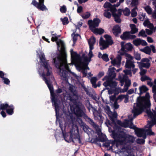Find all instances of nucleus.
Here are the masks:
<instances>
[{
	"instance_id": "1",
	"label": "nucleus",
	"mask_w": 156,
	"mask_h": 156,
	"mask_svg": "<svg viewBox=\"0 0 156 156\" xmlns=\"http://www.w3.org/2000/svg\"><path fill=\"white\" fill-rule=\"evenodd\" d=\"M95 42V39L93 37H92L88 41L90 48L88 57H85L84 55H83L80 58L78 54L71 49L70 51L72 60L71 63L67 64L66 55L64 53H61L56 58L54 59L55 66L58 70V72L63 81L68 82L69 77V75L73 76L78 81L80 79V76H77L69 70V66H72L73 64H75L77 69L79 71L82 70V73L85 76H87L85 70L89 69L87 65L90 62L91 58L93 56L92 50L94 48Z\"/></svg>"
},
{
	"instance_id": "2",
	"label": "nucleus",
	"mask_w": 156,
	"mask_h": 156,
	"mask_svg": "<svg viewBox=\"0 0 156 156\" xmlns=\"http://www.w3.org/2000/svg\"><path fill=\"white\" fill-rule=\"evenodd\" d=\"M150 96L149 94L147 93L145 97H138L136 103L134 104L133 108L132 110V112L133 114V117L129 120H126L122 123L119 120H118L117 123L120 126L124 127H129L131 129H134L135 126L133 125L132 120L137 116L141 114L143 112L147 109L146 112L149 118H150L153 122H156V113H152L151 111L147 109L150 108L151 104L149 98Z\"/></svg>"
},
{
	"instance_id": "3",
	"label": "nucleus",
	"mask_w": 156,
	"mask_h": 156,
	"mask_svg": "<svg viewBox=\"0 0 156 156\" xmlns=\"http://www.w3.org/2000/svg\"><path fill=\"white\" fill-rule=\"evenodd\" d=\"M39 56L41 62L43 63V68L40 69L38 71L41 77L44 81L46 83L50 91L51 95V99L53 105L55 107L56 115V118L59 116L58 108L59 102L57 101L56 99L53 92V88L52 85L49 83L50 80H54V77L52 75L51 68L49 66L48 61H46L45 59V55L43 52H40V54H38Z\"/></svg>"
},
{
	"instance_id": "4",
	"label": "nucleus",
	"mask_w": 156,
	"mask_h": 156,
	"mask_svg": "<svg viewBox=\"0 0 156 156\" xmlns=\"http://www.w3.org/2000/svg\"><path fill=\"white\" fill-rule=\"evenodd\" d=\"M115 70V69L114 67L109 68L108 69V76H105L102 79L103 81L106 80L103 84L105 87L109 86L113 88L117 86V83L115 82L112 81V79L115 78L116 76Z\"/></svg>"
},
{
	"instance_id": "5",
	"label": "nucleus",
	"mask_w": 156,
	"mask_h": 156,
	"mask_svg": "<svg viewBox=\"0 0 156 156\" xmlns=\"http://www.w3.org/2000/svg\"><path fill=\"white\" fill-rule=\"evenodd\" d=\"M76 129L73 128L70 133H66L63 136L65 141L67 142H70L72 141L74 142V140L75 139L79 143H81L79 133V130L77 126L76 127Z\"/></svg>"
},
{
	"instance_id": "6",
	"label": "nucleus",
	"mask_w": 156,
	"mask_h": 156,
	"mask_svg": "<svg viewBox=\"0 0 156 156\" xmlns=\"http://www.w3.org/2000/svg\"><path fill=\"white\" fill-rule=\"evenodd\" d=\"M100 20L98 18H94L93 20H89L88 22V24L90 30L94 34H101L104 32V30L101 28H97L100 22Z\"/></svg>"
},
{
	"instance_id": "7",
	"label": "nucleus",
	"mask_w": 156,
	"mask_h": 156,
	"mask_svg": "<svg viewBox=\"0 0 156 156\" xmlns=\"http://www.w3.org/2000/svg\"><path fill=\"white\" fill-rule=\"evenodd\" d=\"M150 123H147L144 129H137L135 130L136 133L138 137H142L145 139L146 138V135H154V133L151 130L152 125H151Z\"/></svg>"
},
{
	"instance_id": "8",
	"label": "nucleus",
	"mask_w": 156,
	"mask_h": 156,
	"mask_svg": "<svg viewBox=\"0 0 156 156\" xmlns=\"http://www.w3.org/2000/svg\"><path fill=\"white\" fill-rule=\"evenodd\" d=\"M103 7L105 8H110V11L112 13L113 16L114 17L115 21L118 23L121 22V20L120 17L121 15L122 11L121 9H119L118 11L115 8L114 5H111V4L108 2H106L104 5Z\"/></svg>"
},
{
	"instance_id": "9",
	"label": "nucleus",
	"mask_w": 156,
	"mask_h": 156,
	"mask_svg": "<svg viewBox=\"0 0 156 156\" xmlns=\"http://www.w3.org/2000/svg\"><path fill=\"white\" fill-rule=\"evenodd\" d=\"M105 40H104L102 37H101L100 40L99 44L100 49H105L107 48L109 45H112L113 41L111 37L108 35H105L104 36Z\"/></svg>"
},
{
	"instance_id": "10",
	"label": "nucleus",
	"mask_w": 156,
	"mask_h": 156,
	"mask_svg": "<svg viewBox=\"0 0 156 156\" xmlns=\"http://www.w3.org/2000/svg\"><path fill=\"white\" fill-rule=\"evenodd\" d=\"M87 119L89 123L95 129L98 134L99 141L104 142L106 140V136L101 133V127L96 124L90 118L88 117Z\"/></svg>"
},
{
	"instance_id": "11",
	"label": "nucleus",
	"mask_w": 156,
	"mask_h": 156,
	"mask_svg": "<svg viewBox=\"0 0 156 156\" xmlns=\"http://www.w3.org/2000/svg\"><path fill=\"white\" fill-rule=\"evenodd\" d=\"M74 87L72 85H70L69 87V91L70 93L69 94L67 92H66V94L64 92L63 93L64 97L66 98V99H69L72 101L75 100L77 98V96L76 94V92L74 90Z\"/></svg>"
},
{
	"instance_id": "12",
	"label": "nucleus",
	"mask_w": 156,
	"mask_h": 156,
	"mask_svg": "<svg viewBox=\"0 0 156 156\" xmlns=\"http://www.w3.org/2000/svg\"><path fill=\"white\" fill-rule=\"evenodd\" d=\"M121 136H119V141L122 144L127 142L133 143L135 140L133 137L130 136H126L124 133H121Z\"/></svg>"
},
{
	"instance_id": "13",
	"label": "nucleus",
	"mask_w": 156,
	"mask_h": 156,
	"mask_svg": "<svg viewBox=\"0 0 156 156\" xmlns=\"http://www.w3.org/2000/svg\"><path fill=\"white\" fill-rule=\"evenodd\" d=\"M105 110V112L108 114L112 122H115L117 116L116 112L115 111L113 112H111L110 110V108L108 106H106Z\"/></svg>"
},
{
	"instance_id": "14",
	"label": "nucleus",
	"mask_w": 156,
	"mask_h": 156,
	"mask_svg": "<svg viewBox=\"0 0 156 156\" xmlns=\"http://www.w3.org/2000/svg\"><path fill=\"white\" fill-rule=\"evenodd\" d=\"M1 109L6 110V112L9 115H12L13 113L14 108L12 105L9 106L7 104H2L0 105Z\"/></svg>"
},
{
	"instance_id": "15",
	"label": "nucleus",
	"mask_w": 156,
	"mask_h": 156,
	"mask_svg": "<svg viewBox=\"0 0 156 156\" xmlns=\"http://www.w3.org/2000/svg\"><path fill=\"white\" fill-rule=\"evenodd\" d=\"M39 3L37 2L35 0H33L32 4L38 9L44 11L47 10L46 7L44 5V0H39Z\"/></svg>"
},
{
	"instance_id": "16",
	"label": "nucleus",
	"mask_w": 156,
	"mask_h": 156,
	"mask_svg": "<svg viewBox=\"0 0 156 156\" xmlns=\"http://www.w3.org/2000/svg\"><path fill=\"white\" fill-rule=\"evenodd\" d=\"M121 56L122 55L119 53V54H118L115 58L112 59V58H111V63L114 66L119 67L121 63Z\"/></svg>"
},
{
	"instance_id": "17",
	"label": "nucleus",
	"mask_w": 156,
	"mask_h": 156,
	"mask_svg": "<svg viewBox=\"0 0 156 156\" xmlns=\"http://www.w3.org/2000/svg\"><path fill=\"white\" fill-rule=\"evenodd\" d=\"M131 34L129 32H125L121 35L120 37L123 40L129 39H133L136 37L135 35L132 34Z\"/></svg>"
},
{
	"instance_id": "18",
	"label": "nucleus",
	"mask_w": 156,
	"mask_h": 156,
	"mask_svg": "<svg viewBox=\"0 0 156 156\" xmlns=\"http://www.w3.org/2000/svg\"><path fill=\"white\" fill-rule=\"evenodd\" d=\"M133 43L136 46H138L140 45L143 46H146L147 45V44L146 41L141 40L140 38H137L134 40L133 41Z\"/></svg>"
},
{
	"instance_id": "19",
	"label": "nucleus",
	"mask_w": 156,
	"mask_h": 156,
	"mask_svg": "<svg viewBox=\"0 0 156 156\" xmlns=\"http://www.w3.org/2000/svg\"><path fill=\"white\" fill-rule=\"evenodd\" d=\"M123 152V156H135L133 154V149L128 147L125 149Z\"/></svg>"
},
{
	"instance_id": "20",
	"label": "nucleus",
	"mask_w": 156,
	"mask_h": 156,
	"mask_svg": "<svg viewBox=\"0 0 156 156\" xmlns=\"http://www.w3.org/2000/svg\"><path fill=\"white\" fill-rule=\"evenodd\" d=\"M73 111L75 114L78 116H81L83 114L82 111L78 107L75 108Z\"/></svg>"
},
{
	"instance_id": "21",
	"label": "nucleus",
	"mask_w": 156,
	"mask_h": 156,
	"mask_svg": "<svg viewBox=\"0 0 156 156\" xmlns=\"http://www.w3.org/2000/svg\"><path fill=\"white\" fill-rule=\"evenodd\" d=\"M134 62L132 60L126 61L125 66L127 68H134L135 66L134 64Z\"/></svg>"
},
{
	"instance_id": "22",
	"label": "nucleus",
	"mask_w": 156,
	"mask_h": 156,
	"mask_svg": "<svg viewBox=\"0 0 156 156\" xmlns=\"http://www.w3.org/2000/svg\"><path fill=\"white\" fill-rule=\"evenodd\" d=\"M112 32L113 34L116 36L120 33L121 30L120 27L118 26H115L112 29Z\"/></svg>"
},
{
	"instance_id": "23",
	"label": "nucleus",
	"mask_w": 156,
	"mask_h": 156,
	"mask_svg": "<svg viewBox=\"0 0 156 156\" xmlns=\"http://www.w3.org/2000/svg\"><path fill=\"white\" fill-rule=\"evenodd\" d=\"M98 56L100 58H102L105 61L108 62L109 60L108 55L106 54L102 55L101 52H99L98 53Z\"/></svg>"
},
{
	"instance_id": "24",
	"label": "nucleus",
	"mask_w": 156,
	"mask_h": 156,
	"mask_svg": "<svg viewBox=\"0 0 156 156\" xmlns=\"http://www.w3.org/2000/svg\"><path fill=\"white\" fill-rule=\"evenodd\" d=\"M119 53H120L122 56L124 55L126 57V61L132 60L133 58V57L130 55L128 53H125L123 51L122 52L121 51H119Z\"/></svg>"
},
{
	"instance_id": "25",
	"label": "nucleus",
	"mask_w": 156,
	"mask_h": 156,
	"mask_svg": "<svg viewBox=\"0 0 156 156\" xmlns=\"http://www.w3.org/2000/svg\"><path fill=\"white\" fill-rule=\"evenodd\" d=\"M121 83V86H122L123 85L124 82H125V85L129 86L131 84V81L129 80L128 78H124L123 77V79L120 80Z\"/></svg>"
},
{
	"instance_id": "26",
	"label": "nucleus",
	"mask_w": 156,
	"mask_h": 156,
	"mask_svg": "<svg viewBox=\"0 0 156 156\" xmlns=\"http://www.w3.org/2000/svg\"><path fill=\"white\" fill-rule=\"evenodd\" d=\"M137 63L138 64L140 68L145 67L148 68L150 66V63L149 62L144 63L142 62H137Z\"/></svg>"
},
{
	"instance_id": "27",
	"label": "nucleus",
	"mask_w": 156,
	"mask_h": 156,
	"mask_svg": "<svg viewBox=\"0 0 156 156\" xmlns=\"http://www.w3.org/2000/svg\"><path fill=\"white\" fill-rule=\"evenodd\" d=\"M143 24L144 26L147 27L150 29H152L154 27L153 24L150 22L148 19L144 21L143 23Z\"/></svg>"
},
{
	"instance_id": "28",
	"label": "nucleus",
	"mask_w": 156,
	"mask_h": 156,
	"mask_svg": "<svg viewBox=\"0 0 156 156\" xmlns=\"http://www.w3.org/2000/svg\"><path fill=\"white\" fill-rule=\"evenodd\" d=\"M140 90L139 94L141 95L143 93H144L148 90V89L145 85H142L139 87Z\"/></svg>"
},
{
	"instance_id": "29",
	"label": "nucleus",
	"mask_w": 156,
	"mask_h": 156,
	"mask_svg": "<svg viewBox=\"0 0 156 156\" xmlns=\"http://www.w3.org/2000/svg\"><path fill=\"white\" fill-rule=\"evenodd\" d=\"M141 51L146 54L150 55L151 52L150 47L147 46L141 50Z\"/></svg>"
},
{
	"instance_id": "30",
	"label": "nucleus",
	"mask_w": 156,
	"mask_h": 156,
	"mask_svg": "<svg viewBox=\"0 0 156 156\" xmlns=\"http://www.w3.org/2000/svg\"><path fill=\"white\" fill-rule=\"evenodd\" d=\"M130 27L131 29V34H135L137 32V29L136 28V26L134 24H130Z\"/></svg>"
},
{
	"instance_id": "31",
	"label": "nucleus",
	"mask_w": 156,
	"mask_h": 156,
	"mask_svg": "<svg viewBox=\"0 0 156 156\" xmlns=\"http://www.w3.org/2000/svg\"><path fill=\"white\" fill-rule=\"evenodd\" d=\"M94 119L96 120L99 119H101L102 116L100 113L95 111L93 112Z\"/></svg>"
},
{
	"instance_id": "32",
	"label": "nucleus",
	"mask_w": 156,
	"mask_h": 156,
	"mask_svg": "<svg viewBox=\"0 0 156 156\" xmlns=\"http://www.w3.org/2000/svg\"><path fill=\"white\" fill-rule=\"evenodd\" d=\"M57 45L59 47H61V49L62 50H63L64 48V43L63 41L61 40H59L56 42Z\"/></svg>"
},
{
	"instance_id": "33",
	"label": "nucleus",
	"mask_w": 156,
	"mask_h": 156,
	"mask_svg": "<svg viewBox=\"0 0 156 156\" xmlns=\"http://www.w3.org/2000/svg\"><path fill=\"white\" fill-rule=\"evenodd\" d=\"M149 30L148 29H146V33L149 35H150L151 34L154 32H155L156 30V27H154L152 29H150Z\"/></svg>"
},
{
	"instance_id": "34",
	"label": "nucleus",
	"mask_w": 156,
	"mask_h": 156,
	"mask_svg": "<svg viewBox=\"0 0 156 156\" xmlns=\"http://www.w3.org/2000/svg\"><path fill=\"white\" fill-rule=\"evenodd\" d=\"M133 48V45L130 43H128L125 45L124 51L125 49L127 50H131Z\"/></svg>"
},
{
	"instance_id": "35",
	"label": "nucleus",
	"mask_w": 156,
	"mask_h": 156,
	"mask_svg": "<svg viewBox=\"0 0 156 156\" xmlns=\"http://www.w3.org/2000/svg\"><path fill=\"white\" fill-rule=\"evenodd\" d=\"M97 79L96 77H92L90 80V82L92 84L93 86L95 88L97 87L96 84V83L97 80Z\"/></svg>"
},
{
	"instance_id": "36",
	"label": "nucleus",
	"mask_w": 156,
	"mask_h": 156,
	"mask_svg": "<svg viewBox=\"0 0 156 156\" xmlns=\"http://www.w3.org/2000/svg\"><path fill=\"white\" fill-rule=\"evenodd\" d=\"M52 34L51 41H56L59 36L57 35L56 34H53L54 32H51Z\"/></svg>"
},
{
	"instance_id": "37",
	"label": "nucleus",
	"mask_w": 156,
	"mask_h": 156,
	"mask_svg": "<svg viewBox=\"0 0 156 156\" xmlns=\"http://www.w3.org/2000/svg\"><path fill=\"white\" fill-rule=\"evenodd\" d=\"M123 72L125 73V75L123 77L124 78H127L126 77L127 75H129L130 76H132V74L131 70H123Z\"/></svg>"
},
{
	"instance_id": "38",
	"label": "nucleus",
	"mask_w": 156,
	"mask_h": 156,
	"mask_svg": "<svg viewBox=\"0 0 156 156\" xmlns=\"http://www.w3.org/2000/svg\"><path fill=\"white\" fill-rule=\"evenodd\" d=\"M146 17V15L145 13L140 12L139 13L138 15V18L140 20L143 21Z\"/></svg>"
},
{
	"instance_id": "39",
	"label": "nucleus",
	"mask_w": 156,
	"mask_h": 156,
	"mask_svg": "<svg viewBox=\"0 0 156 156\" xmlns=\"http://www.w3.org/2000/svg\"><path fill=\"white\" fill-rule=\"evenodd\" d=\"M144 9L148 14H151L152 13L151 8L149 6H147L144 7Z\"/></svg>"
},
{
	"instance_id": "40",
	"label": "nucleus",
	"mask_w": 156,
	"mask_h": 156,
	"mask_svg": "<svg viewBox=\"0 0 156 156\" xmlns=\"http://www.w3.org/2000/svg\"><path fill=\"white\" fill-rule=\"evenodd\" d=\"M104 16L108 18H110L111 16V13L108 12V10H105V12L104 13Z\"/></svg>"
},
{
	"instance_id": "41",
	"label": "nucleus",
	"mask_w": 156,
	"mask_h": 156,
	"mask_svg": "<svg viewBox=\"0 0 156 156\" xmlns=\"http://www.w3.org/2000/svg\"><path fill=\"white\" fill-rule=\"evenodd\" d=\"M137 9L136 7H135L131 11V15L132 17L136 16L137 15V12L136 9Z\"/></svg>"
},
{
	"instance_id": "42",
	"label": "nucleus",
	"mask_w": 156,
	"mask_h": 156,
	"mask_svg": "<svg viewBox=\"0 0 156 156\" xmlns=\"http://www.w3.org/2000/svg\"><path fill=\"white\" fill-rule=\"evenodd\" d=\"M135 58L137 60H140V55L139 53L135 51L134 53Z\"/></svg>"
},
{
	"instance_id": "43",
	"label": "nucleus",
	"mask_w": 156,
	"mask_h": 156,
	"mask_svg": "<svg viewBox=\"0 0 156 156\" xmlns=\"http://www.w3.org/2000/svg\"><path fill=\"white\" fill-rule=\"evenodd\" d=\"M123 13L126 16H129L130 13L129 9L127 8H125L123 10Z\"/></svg>"
},
{
	"instance_id": "44",
	"label": "nucleus",
	"mask_w": 156,
	"mask_h": 156,
	"mask_svg": "<svg viewBox=\"0 0 156 156\" xmlns=\"http://www.w3.org/2000/svg\"><path fill=\"white\" fill-rule=\"evenodd\" d=\"M138 36H141L143 37H145L147 36V35L146 34L145 31L144 30H142L139 33Z\"/></svg>"
},
{
	"instance_id": "45",
	"label": "nucleus",
	"mask_w": 156,
	"mask_h": 156,
	"mask_svg": "<svg viewBox=\"0 0 156 156\" xmlns=\"http://www.w3.org/2000/svg\"><path fill=\"white\" fill-rule=\"evenodd\" d=\"M61 20L62 22V23L63 25L67 24L69 23L68 18L67 17H65L63 19L61 18Z\"/></svg>"
},
{
	"instance_id": "46",
	"label": "nucleus",
	"mask_w": 156,
	"mask_h": 156,
	"mask_svg": "<svg viewBox=\"0 0 156 156\" xmlns=\"http://www.w3.org/2000/svg\"><path fill=\"white\" fill-rule=\"evenodd\" d=\"M138 0H131V5L132 6H135L138 4Z\"/></svg>"
},
{
	"instance_id": "47",
	"label": "nucleus",
	"mask_w": 156,
	"mask_h": 156,
	"mask_svg": "<svg viewBox=\"0 0 156 156\" xmlns=\"http://www.w3.org/2000/svg\"><path fill=\"white\" fill-rule=\"evenodd\" d=\"M150 79V77L145 75H143L141 78V80L142 81H144L146 80H148Z\"/></svg>"
},
{
	"instance_id": "48",
	"label": "nucleus",
	"mask_w": 156,
	"mask_h": 156,
	"mask_svg": "<svg viewBox=\"0 0 156 156\" xmlns=\"http://www.w3.org/2000/svg\"><path fill=\"white\" fill-rule=\"evenodd\" d=\"M79 35L78 34H73L72 35V36L73 37V41L74 43L76 41L77 39V37Z\"/></svg>"
},
{
	"instance_id": "49",
	"label": "nucleus",
	"mask_w": 156,
	"mask_h": 156,
	"mask_svg": "<svg viewBox=\"0 0 156 156\" xmlns=\"http://www.w3.org/2000/svg\"><path fill=\"white\" fill-rule=\"evenodd\" d=\"M90 16V13L89 12H87L82 15V17L84 19H87L89 18Z\"/></svg>"
},
{
	"instance_id": "50",
	"label": "nucleus",
	"mask_w": 156,
	"mask_h": 156,
	"mask_svg": "<svg viewBox=\"0 0 156 156\" xmlns=\"http://www.w3.org/2000/svg\"><path fill=\"white\" fill-rule=\"evenodd\" d=\"M125 95L121 94L119 95L117 98V100H119L120 101H122L125 98Z\"/></svg>"
},
{
	"instance_id": "51",
	"label": "nucleus",
	"mask_w": 156,
	"mask_h": 156,
	"mask_svg": "<svg viewBox=\"0 0 156 156\" xmlns=\"http://www.w3.org/2000/svg\"><path fill=\"white\" fill-rule=\"evenodd\" d=\"M136 142L138 144H142L144 143L145 140L144 139H138L137 140Z\"/></svg>"
},
{
	"instance_id": "52",
	"label": "nucleus",
	"mask_w": 156,
	"mask_h": 156,
	"mask_svg": "<svg viewBox=\"0 0 156 156\" xmlns=\"http://www.w3.org/2000/svg\"><path fill=\"white\" fill-rule=\"evenodd\" d=\"M140 74L141 75H144L147 72V70L144 69L142 68H140Z\"/></svg>"
},
{
	"instance_id": "53",
	"label": "nucleus",
	"mask_w": 156,
	"mask_h": 156,
	"mask_svg": "<svg viewBox=\"0 0 156 156\" xmlns=\"http://www.w3.org/2000/svg\"><path fill=\"white\" fill-rule=\"evenodd\" d=\"M66 10V7L65 5L63 6L60 9V11L62 13H65Z\"/></svg>"
},
{
	"instance_id": "54",
	"label": "nucleus",
	"mask_w": 156,
	"mask_h": 156,
	"mask_svg": "<svg viewBox=\"0 0 156 156\" xmlns=\"http://www.w3.org/2000/svg\"><path fill=\"white\" fill-rule=\"evenodd\" d=\"M83 129L84 131L87 133H88L89 130H90V129L87 126H83Z\"/></svg>"
},
{
	"instance_id": "55",
	"label": "nucleus",
	"mask_w": 156,
	"mask_h": 156,
	"mask_svg": "<svg viewBox=\"0 0 156 156\" xmlns=\"http://www.w3.org/2000/svg\"><path fill=\"white\" fill-rule=\"evenodd\" d=\"M3 82L5 84H9L10 83V81L8 79L4 78H3Z\"/></svg>"
},
{
	"instance_id": "56",
	"label": "nucleus",
	"mask_w": 156,
	"mask_h": 156,
	"mask_svg": "<svg viewBox=\"0 0 156 156\" xmlns=\"http://www.w3.org/2000/svg\"><path fill=\"white\" fill-rule=\"evenodd\" d=\"M129 86L125 85L124 89L121 91V92L124 93L126 92L128 89V87Z\"/></svg>"
},
{
	"instance_id": "57",
	"label": "nucleus",
	"mask_w": 156,
	"mask_h": 156,
	"mask_svg": "<svg viewBox=\"0 0 156 156\" xmlns=\"http://www.w3.org/2000/svg\"><path fill=\"white\" fill-rule=\"evenodd\" d=\"M104 75V73L103 72H100L97 75V77L100 78L103 76Z\"/></svg>"
},
{
	"instance_id": "58",
	"label": "nucleus",
	"mask_w": 156,
	"mask_h": 156,
	"mask_svg": "<svg viewBox=\"0 0 156 156\" xmlns=\"http://www.w3.org/2000/svg\"><path fill=\"white\" fill-rule=\"evenodd\" d=\"M147 41L148 42L150 43H152L154 42V40L153 39L149 37H147Z\"/></svg>"
},
{
	"instance_id": "59",
	"label": "nucleus",
	"mask_w": 156,
	"mask_h": 156,
	"mask_svg": "<svg viewBox=\"0 0 156 156\" xmlns=\"http://www.w3.org/2000/svg\"><path fill=\"white\" fill-rule=\"evenodd\" d=\"M124 42H122L121 43V45L122 47L121 50L120 51L123 52L124 51V47L125 45H124Z\"/></svg>"
},
{
	"instance_id": "60",
	"label": "nucleus",
	"mask_w": 156,
	"mask_h": 156,
	"mask_svg": "<svg viewBox=\"0 0 156 156\" xmlns=\"http://www.w3.org/2000/svg\"><path fill=\"white\" fill-rule=\"evenodd\" d=\"M149 60L147 58H144L142 59L141 60V61L140 62H149Z\"/></svg>"
},
{
	"instance_id": "61",
	"label": "nucleus",
	"mask_w": 156,
	"mask_h": 156,
	"mask_svg": "<svg viewBox=\"0 0 156 156\" xmlns=\"http://www.w3.org/2000/svg\"><path fill=\"white\" fill-rule=\"evenodd\" d=\"M125 99L124 102L125 103H126L128 101L129 99V96L127 94H126L125 95V98H124Z\"/></svg>"
},
{
	"instance_id": "62",
	"label": "nucleus",
	"mask_w": 156,
	"mask_h": 156,
	"mask_svg": "<svg viewBox=\"0 0 156 156\" xmlns=\"http://www.w3.org/2000/svg\"><path fill=\"white\" fill-rule=\"evenodd\" d=\"M113 106L115 109L118 108L119 107V105L118 104L117 101H116L113 104Z\"/></svg>"
},
{
	"instance_id": "63",
	"label": "nucleus",
	"mask_w": 156,
	"mask_h": 156,
	"mask_svg": "<svg viewBox=\"0 0 156 156\" xmlns=\"http://www.w3.org/2000/svg\"><path fill=\"white\" fill-rule=\"evenodd\" d=\"M83 8L82 6H78L77 9V12L78 13L81 12L82 11Z\"/></svg>"
},
{
	"instance_id": "64",
	"label": "nucleus",
	"mask_w": 156,
	"mask_h": 156,
	"mask_svg": "<svg viewBox=\"0 0 156 156\" xmlns=\"http://www.w3.org/2000/svg\"><path fill=\"white\" fill-rule=\"evenodd\" d=\"M151 79L150 78V80H148L147 81V84L150 87H151L153 85V83L151 82Z\"/></svg>"
}]
</instances>
